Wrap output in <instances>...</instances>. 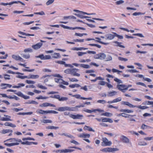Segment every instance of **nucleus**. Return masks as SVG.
Instances as JSON below:
<instances>
[{"mask_svg": "<svg viewBox=\"0 0 153 153\" xmlns=\"http://www.w3.org/2000/svg\"><path fill=\"white\" fill-rule=\"evenodd\" d=\"M121 104L122 105H127L130 108H134L135 107H137L142 110L148 108V107L146 106H141V105H134L128 102L122 101L121 102Z\"/></svg>", "mask_w": 153, "mask_h": 153, "instance_id": "nucleus-1", "label": "nucleus"}, {"mask_svg": "<svg viewBox=\"0 0 153 153\" xmlns=\"http://www.w3.org/2000/svg\"><path fill=\"white\" fill-rule=\"evenodd\" d=\"M11 140V142H13L14 143H5L4 145L8 146H11L15 145H17L19 144V143L17 142H21L22 140L20 139L17 140L15 138H10L7 140L4 141V142H5L7 141H8L9 140Z\"/></svg>", "mask_w": 153, "mask_h": 153, "instance_id": "nucleus-2", "label": "nucleus"}, {"mask_svg": "<svg viewBox=\"0 0 153 153\" xmlns=\"http://www.w3.org/2000/svg\"><path fill=\"white\" fill-rule=\"evenodd\" d=\"M36 112L37 114H42L48 113H52L57 114L58 112L54 110L44 111L42 109H38L36 111Z\"/></svg>", "mask_w": 153, "mask_h": 153, "instance_id": "nucleus-3", "label": "nucleus"}, {"mask_svg": "<svg viewBox=\"0 0 153 153\" xmlns=\"http://www.w3.org/2000/svg\"><path fill=\"white\" fill-rule=\"evenodd\" d=\"M56 110L60 111H74L73 108H70L68 107H59Z\"/></svg>", "mask_w": 153, "mask_h": 153, "instance_id": "nucleus-4", "label": "nucleus"}, {"mask_svg": "<svg viewBox=\"0 0 153 153\" xmlns=\"http://www.w3.org/2000/svg\"><path fill=\"white\" fill-rule=\"evenodd\" d=\"M60 26L64 29H68L75 30L76 29H79L82 30H85V29L82 27H70L68 26H65L63 25H60Z\"/></svg>", "mask_w": 153, "mask_h": 153, "instance_id": "nucleus-5", "label": "nucleus"}, {"mask_svg": "<svg viewBox=\"0 0 153 153\" xmlns=\"http://www.w3.org/2000/svg\"><path fill=\"white\" fill-rule=\"evenodd\" d=\"M117 87L118 89L123 93L125 92L127 90V88H126V85H117Z\"/></svg>", "mask_w": 153, "mask_h": 153, "instance_id": "nucleus-6", "label": "nucleus"}, {"mask_svg": "<svg viewBox=\"0 0 153 153\" xmlns=\"http://www.w3.org/2000/svg\"><path fill=\"white\" fill-rule=\"evenodd\" d=\"M120 139V140L123 143H128L130 142L129 139L127 137L124 135H121Z\"/></svg>", "mask_w": 153, "mask_h": 153, "instance_id": "nucleus-7", "label": "nucleus"}, {"mask_svg": "<svg viewBox=\"0 0 153 153\" xmlns=\"http://www.w3.org/2000/svg\"><path fill=\"white\" fill-rule=\"evenodd\" d=\"M79 69L76 68H72L71 75L73 76H75L79 77L80 76V74L78 73Z\"/></svg>", "mask_w": 153, "mask_h": 153, "instance_id": "nucleus-8", "label": "nucleus"}, {"mask_svg": "<svg viewBox=\"0 0 153 153\" xmlns=\"http://www.w3.org/2000/svg\"><path fill=\"white\" fill-rule=\"evenodd\" d=\"M87 53H91L94 54H96V53L95 51H87L86 52H78L77 53V54L78 56H82L84 54H87Z\"/></svg>", "mask_w": 153, "mask_h": 153, "instance_id": "nucleus-9", "label": "nucleus"}, {"mask_svg": "<svg viewBox=\"0 0 153 153\" xmlns=\"http://www.w3.org/2000/svg\"><path fill=\"white\" fill-rule=\"evenodd\" d=\"M12 58L16 61H19L21 62H24L25 60L19 55H13L12 56Z\"/></svg>", "mask_w": 153, "mask_h": 153, "instance_id": "nucleus-10", "label": "nucleus"}, {"mask_svg": "<svg viewBox=\"0 0 153 153\" xmlns=\"http://www.w3.org/2000/svg\"><path fill=\"white\" fill-rule=\"evenodd\" d=\"M119 149L117 148H113L111 147L106 148V152H114L117 151Z\"/></svg>", "mask_w": 153, "mask_h": 153, "instance_id": "nucleus-11", "label": "nucleus"}, {"mask_svg": "<svg viewBox=\"0 0 153 153\" xmlns=\"http://www.w3.org/2000/svg\"><path fill=\"white\" fill-rule=\"evenodd\" d=\"M56 63L61 65H64L65 67H72L71 65L70 64H67L65 63V62L63 61V60L57 61H56Z\"/></svg>", "mask_w": 153, "mask_h": 153, "instance_id": "nucleus-12", "label": "nucleus"}, {"mask_svg": "<svg viewBox=\"0 0 153 153\" xmlns=\"http://www.w3.org/2000/svg\"><path fill=\"white\" fill-rule=\"evenodd\" d=\"M96 111H98L100 113L104 112V111L103 110H101L100 109H94L93 110H91L89 109H86L85 111L86 112L89 113H91L92 112H95Z\"/></svg>", "mask_w": 153, "mask_h": 153, "instance_id": "nucleus-13", "label": "nucleus"}, {"mask_svg": "<svg viewBox=\"0 0 153 153\" xmlns=\"http://www.w3.org/2000/svg\"><path fill=\"white\" fill-rule=\"evenodd\" d=\"M13 131L11 129H3L1 131V133L3 134H5L7 133H10L8 134V136H11L12 135Z\"/></svg>", "mask_w": 153, "mask_h": 153, "instance_id": "nucleus-14", "label": "nucleus"}, {"mask_svg": "<svg viewBox=\"0 0 153 153\" xmlns=\"http://www.w3.org/2000/svg\"><path fill=\"white\" fill-rule=\"evenodd\" d=\"M42 45V43L41 42H39L36 45H32V47L34 49L36 50L40 48Z\"/></svg>", "mask_w": 153, "mask_h": 153, "instance_id": "nucleus-15", "label": "nucleus"}, {"mask_svg": "<svg viewBox=\"0 0 153 153\" xmlns=\"http://www.w3.org/2000/svg\"><path fill=\"white\" fill-rule=\"evenodd\" d=\"M0 85L2 87L1 88V89H5L8 88H10L12 86L11 85L6 83H1Z\"/></svg>", "mask_w": 153, "mask_h": 153, "instance_id": "nucleus-16", "label": "nucleus"}, {"mask_svg": "<svg viewBox=\"0 0 153 153\" xmlns=\"http://www.w3.org/2000/svg\"><path fill=\"white\" fill-rule=\"evenodd\" d=\"M48 106H50L53 107H56V105L53 104H52L49 103L45 102L42 103L40 105V106L42 107H45Z\"/></svg>", "mask_w": 153, "mask_h": 153, "instance_id": "nucleus-17", "label": "nucleus"}, {"mask_svg": "<svg viewBox=\"0 0 153 153\" xmlns=\"http://www.w3.org/2000/svg\"><path fill=\"white\" fill-rule=\"evenodd\" d=\"M4 116L6 117H2L0 118V120L2 121H11V120L10 119L11 117L9 115H4Z\"/></svg>", "mask_w": 153, "mask_h": 153, "instance_id": "nucleus-18", "label": "nucleus"}, {"mask_svg": "<svg viewBox=\"0 0 153 153\" xmlns=\"http://www.w3.org/2000/svg\"><path fill=\"white\" fill-rule=\"evenodd\" d=\"M90 135L89 134L87 133H82L80 134L79 137L82 138H89L90 137Z\"/></svg>", "mask_w": 153, "mask_h": 153, "instance_id": "nucleus-19", "label": "nucleus"}, {"mask_svg": "<svg viewBox=\"0 0 153 153\" xmlns=\"http://www.w3.org/2000/svg\"><path fill=\"white\" fill-rule=\"evenodd\" d=\"M117 94V92L115 91H110L108 92L107 96L108 97H112L116 95Z\"/></svg>", "mask_w": 153, "mask_h": 153, "instance_id": "nucleus-20", "label": "nucleus"}, {"mask_svg": "<svg viewBox=\"0 0 153 153\" xmlns=\"http://www.w3.org/2000/svg\"><path fill=\"white\" fill-rule=\"evenodd\" d=\"M3 78L5 80H10L11 79V76L7 74H3Z\"/></svg>", "mask_w": 153, "mask_h": 153, "instance_id": "nucleus-21", "label": "nucleus"}, {"mask_svg": "<svg viewBox=\"0 0 153 153\" xmlns=\"http://www.w3.org/2000/svg\"><path fill=\"white\" fill-rule=\"evenodd\" d=\"M115 37V35H112L111 34H109L106 35V39L112 40Z\"/></svg>", "mask_w": 153, "mask_h": 153, "instance_id": "nucleus-22", "label": "nucleus"}, {"mask_svg": "<svg viewBox=\"0 0 153 153\" xmlns=\"http://www.w3.org/2000/svg\"><path fill=\"white\" fill-rule=\"evenodd\" d=\"M87 48H85L84 47H80V48H76L74 47L72 48L71 50L74 51H81L82 50H86L88 49Z\"/></svg>", "mask_w": 153, "mask_h": 153, "instance_id": "nucleus-23", "label": "nucleus"}, {"mask_svg": "<svg viewBox=\"0 0 153 153\" xmlns=\"http://www.w3.org/2000/svg\"><path fill=\"white\" fill-rule=\"evenodd\" d=\"M61 57L60 54L59 53H54L52 54V58L54 59H58Z\"/></svg>", "mask_w": 153, "mask_h": 153, "instance_id": "nucleus-24", "label": "nucleus"}, {"mask_svg": "<svg viewBox=\"0 0 153 153\" xmlns=\"http://www.w3.org/2000/svg\"><path fill=\"white\" fill-rule=\"evenodd\" d=\"M113 43H115V44L114 45V46H119L120 47L124 48L125 46L121 45L122 43L118 42L116 41H114L113 42Z\"/></svg>", "mask_w": 153, "mask_h": 153, "instance_id": "nucleus-25", "label": "nucleus"}, {"mask_svg": "<svg viewBox=\"0 0 153 153\" xmlns=\"http://www.w3.org/2000/svg\"><path fill=\"white\" fill-rule=\"evenodd\" d=\"M83 129L85 131L87 130L89 131H92L94 132H95V131L93 130L91 127L87 126H85L83 128Z\"/></svg>", "mask_w": 153, "mask_h": 153, "instance_id": "nucleus-26", "label": "nucleus"}, {"mask_svg": "<svg viewBox=\"0 0 153 153\" xmlns=\"http://www.w3.org/2000/svg\"><path fill=\"white\" fill-rule=\"evenodd\" d=\"M39 76L38 75H30L28 76V79H35L39 78Z\"/></svg>", "mask_w": 153, "mask_h": 153, "instance_id": "nucleus-27", "label": "nucleus"}, {"mask_svg": "<svg viewBox=\"0 0 153 153\" xmlns=\"http://www.w3.org/2000/svg\"><path fill=\"white\" fill-rule=\"evenodd\" d=\"M33 114L32 112H19L17 114L19 115H31Z\"/></svg>", "mask_w": 153, "mask_h": 153, "instance_id": "nucleus-28", "label": "nucleus"}, {"mask_svg": "<svg viewBox=\"0 0 153 153\" xmlns=\"http://www.w3.org/2000/svg\"><path fill=\"white\" fill-rule=\"evenodd\" d=\"M25 84L23 83H19L17 86H12L13 88H19L25 86Z\"/></svg>", "mask_w": 153, "mask_h": 153, "instance_id": "nucleus-29", "label": "nucleus"}, {"mask_svg": "<svg viewBox=\"0 0 153 153\" xmlns=\"http://www.w3.org/2000/svg\"><path fill=\"white\" fill-rule=\"evenodd\" d=\"M7 73H9V74H22V75L23 74L21 73H20L19 72H13V71H12L10 70H8L7 72Z\"/></svg>", "mask_w": 153, "mask_h": 153, "instance_id": "nucleus-30", "label": "nucleus"}, {"mask_svg": "<svg viewBox=\"0 0 153 153\" xmlns=\"http://www.w3.org/2000/svg\"><path fill=\"white\" fill-rule=\"evenodd\" d=\"M122 117L125 118H130V117L135 116H136L135 115H131L125 113H122Z\"/></svg>", "mask_w": 153, "mask_h": 153, "instance_id": "nucleus-31", "label": "nucleus"}, {"mask_svg": "<svg viewBox=\"0 0 153 153\" xmlns=\"http://www.w3.org/2000/svg\"><path fill=\"white\" fill-rule=\"evenodd\" d=\"M80 66L81 67L86 69L89 68H90V66L89 65L85 64H80Z\"/></svg>", "mask_w": 153, "mask_h": 153, "instance_id": "nucleus-32", "label": "nucleus"}, {"mask_svg": "<svg viewBox=\"0 0 153 153\" xmlns=\"http://www.w3.org/2000/svg\"><path fill=\"white\" fill-rule=\"evenodd\" d=\"M19 33L20 34L22 35H25L26 36H35L34 34H30L29 33H25L20 31L19 32Z\"/></svg>", "mask_w": 153, "mask_h": 153, "instance_id": "nucleus-33", "label": "nucleus"}, {"mask_svg": "<svg viewBox=\"0 0 153 153\" xmlns=\"http://www.w3.org/2000/svg\"><path fill=\"white\" fill-rule=\"evenodd\" d=\"M112 144V142L111 141H109L107 138H106V146H111Z\"/></svg>", "mask_w": 153, "mask_h": 153, "instance_id": "nucleus-34", "label": "nucleus"}, {"mask_svg": "<svg viewBox=\"0 0 153 153\" xmlns=\"http://www.w3.org/2000/svg\"><path fill=\"white\" fill-rule=\"evenodd\" d=\"M42 122L44 123H52V120H49L44 119L42 120Z\"/></svg>", "mask_w": 153, "mask_h": 153, "instance_id": "nucleus-35", "label": "nucleus"}, {"mask_svg": "<svg viewBox=\"0 0 153 153\" xmlns=\"http://www.w3.org/2000/svg\"><path fill=\"white\" fill-rule=\"evenodd\" d=\"M99 59H104L105 56L103 53H101L99 54Z\"/></svg>", "mask_w": 153, "mask_h": 153, "instance_id": "nucleus-36", "label": "nucleus"}, {"mask_svg": "<svg viewBox=\"0 0 153 153\" xmlns=\"http://www.w3.org/2000/svg\"><path fill=\"white\" fill-rule=\"evenodd\" d=\"M50 97L57 99L59 100L60 97V96L59 95H53L51 96H50Z\"/></svg>", "mask_w": 153, "mask_h": 153, "instance_id": "nucleus-37", "label": "nucleus"}, {"mask_svg": "<svg viewBox=\"0 0 153 153\" xmlns=\"http://www.w3.org/2000/svg\"><path fill=\"white\" fill-rule=\"evenodd\" d=\"M71 69L72 68H68L64 71V72L66 74H71Z\"/></svg>", "mask_w": 153, "mask_h": 153, "instance_id": "nucleus-38", "label": "nucleus"}, {"mask_svg": "<svg viewBox=\"0 0 153 153\" xmlns=\"http://www.w3.org/2000/svg\"><path fill=\"white\" fill-rule=\"evenodd\" d=\"M74 151V149H64V153L71 152Z\"/></svg>", "mask_w": 153, "mask_h": 153, "instance_id": "nucleus-39", "label": "nucleus"}, {"mask_svg": "<svg viewBox=\"0 0 153 153\" xmlns=\"http://www.w3.org/2000/svg\"><path fill=\"white\" fill-rule=\"evenodd\" d=\"M47 128L48 129H57L59 128V127L58 126H48Z\"/></svg>", "mask_w": 153, "mask_h": 153, "instance_id": "nucleus-40", "label": "nucleus"}, {"mask_svg": "<svg viewBox=\"0 0 153 153\" xmlns=\"http://www.w3.org/2000/svg\"><path fill=\"white\" fill-rule=\"evenodd\" d=\"M0 95H1L3 97H7L11 99L13 98V97H12V96H7L5 94H0Z\"/></svg>", "mask_w": 153, "mask_h": 153, "instance_id": "nucleus-41", "label": "nucleus"}, {"mask_svg": "<svg viewBox=\"0 0 153 153\" xmlns=\"http://www.w3.org/2000/svg\"><path fill=\"white\" fill-rule=\"evenodd\" d=\"M112 59L111 56L109 55H107L106 57V61H110Z\"/></svg>", "mask_w": 153, "mask_h": 153, "instance_id": "nucleus-42", "label": "nucleus"}, {"mask_svg": "<svg viewBox=\"0 0 153 153\" xmlns=\"http://www.w3.org/2000/svg\"><path fill=\"white\" fill-rule=\"evenodd\" d=\"M112 33L113 34L115 35V36L117 37L118 38L120 39H123V36H122L118 35L117 34V33H116L113 32Z\"/></svg>", "mask_w": 153, "mask_h": 153, "instance_id": "nucleus-43", "label": "nucleus"}, {"mask_svg": "<svg viewBox=\"0 0 153 153\" xmlns=\"http://www.w3.org/2000/svg\"><path fill=\"white\" fill-rule=\"evenodd\" d=\"M17 3L16 2H10L9 3H1V4L3 5H4V6H7V5H11L13 4H14V3Z\"/></svg>", "mask_w": 153, "mask_h": 153, "instance_id": "nucleus-44", "label": "nucleus"}, {"mask_svg": "<svg viewBox=\"0 0 153 153\" xmlns=\"http://www.w3.org/2000/svg\"><path fill=\"white\" fill-rule=\"evenodd\" d=\"M24 51L25 53H27V52L31 53V52H32L33 51L31 48H26L25 49H24Z\"/></svg>", "mask_w": 153, "mask_h": 153, "instance_id": "nucleus-45", "label": "nucleus"}, {"mask_svg": "<svg viewBox=\"0 0 153 153\" xmlns=\"http://www.w3.org/2000/svg\"><path fill=\"white\" fill-rule=\"evenodd\" d=\"M86 35V33H75V36H79V37H82L84 35Z\"/></svg>", "mask_w": 153, "mask_h": 153, "instance_id": "nucleus-46", "label": "nucleus"}, {"mask_svg": "<svg viewBox=\"0 0 153 153\" xmlns=\"http://www.w3.org/2000/svg\"><path fill=\"white\" fill-rule=\"evenodd\" d=\"M145 13H142L141 12H135L133 13L132 15L134 16H137V15H144Z\"/></svg>", "mask_w": 153, "mask_h": 153, "instance_id": "nucleus-47", "label": "nucleus"}, {"mask_svg": "<svg viewBox=\"0 0 153 153\" xmlns=\"http://www.w3.org/2000/svg\"><path fill=\"white\" fill-rule=\"evenodd\" d=\"M122 100V98L121 97H119L114 100V102L116 103Z\"/></svg>", "mask_w": 153, "mask_h": 153, "instance_id": "nucleus-48", "label": "nucleus"}, {"mask_svg": "<svg viewBox=\"0 0 153 153\" xmlns=\"http://www.w3.org/2000/svg\"><path fill=\"white\" fill-rule=\"evenodd\" d=\"M36 57L40 58L41 60H44V56L43 54H41L39 55L36 56Z\"/></svg>", "mask_w": 153, "mask_h": 153, "instance_id": "nucleus-49", "label": "nucleus"}, {"mask_svg": "<svg viewBox=\"0 0 153 153\" xmlns=\"http://www.w3.org/2000/svg\"><path fill=\"white\" fill-rule=\"evenodd\" d=\"M22 70L23 71H27L29 72H33L34 71L35 69H23Z\"/></svg>", "mask_w": 153, "mask_h": 153, "instance_id": "nucleus-50", "label": "nucleus"}, {"mask_svg": "<svg viewBox=\"0 0 153 153\" xmlns=\"http://www.w3.org/2000/svg\"><path fill=\"white\" fill-rule=\"evenodd\" d=\"M68 97H60V99H59V101H66L68 100Z\"/></svg>", "mask_w": 153, "mask_h": 153, "instance_id": "nucleus-51", "label": "nucleus"}, {"mask_svg": "<svg viewBox=\"0 0 153 153\" xmlns=\"http://www.w3.org/2000/svg\"><path fill=\"white\" fill-rule=\"evenodd\" d=\"M84 41V39H75L74 40V41L75 42H83Z\"/></svg>", "mask_w": 153, "mask_h": 153, "instance_id": "nucleus-52", "label": "nucleus"}, {"mask_svg": "<svg viewBox=\"0 0 153 153\" xmlns=\"http://www.w3.org/2000/svg\"><path fill=\"white\" fill-rule=\"evenodd\" d=\"M83 117V116L82 115L77 114L76 115V119H81Z\"/></svg>", "mask_w": 153, "mask_h": 153, "instance_id": "nucleus-53", "label": "nucleus"}, {"mask_svg": "<svg viewBox=\"0 0 153 153\" xmlns=\"http://www.w3.org/2000/svg\"><path fill=\"white\" fill-rule=\"evenodd\" d=\"M17 77L21 79H24L25 78H28V76L18 75L17 76Z\"/></svg>", "mask_w": 153, "mask_h": 153, "instance_id": "nucleus-54", "label": "nucleus"}, {"mask_svg": "<svg viewBox=\"0 0 153 153\" xmlns=\"http://www.w3.org/2000/svg\"><path fill=\"white\" fill-rule=\"evenodd\" d=\"M128 71L130 73H138V71L135 69H129Z\"/></svg>", "mask_w": 153, "mask_h": 153, "instance_id": "nucleus-55", "label": "nucleus"}, {"mask_svg": "<svg viewBox=\"0 0 153 153\" xmlns=\"http://www.w3.org/2000/svg\"><path fill=\"white\" fill-rule=\"evenodd\" d=\"M95 119L99 122H100L101 121H102V122H105V118H96Z\"/></svg>", "mask_w": 153, "mask_h": 153, "instance_id": "nucleus-56", "label": "nucleus"}, {"mask_svg": "<svg viewBox=\"0 0 153 153\" xmlns=\"http://www.w3.org/2000/svg\"><path fill=\"white\" fill-rule=\"evenodd\" d=\"M25 82L28 84H34L35 83V82L34 81L28 80H26L25 81Z\"/></svg>", "mask_w": 153, "mask_h": 153, "instance_id": "nucleus-57", "label": "nucleus"}, {"mask_svg": "<svg viewBox=\"0 0 153 153\" xmlns=\"http://www.w3.org/2000/svg\"><path fill=\"white\" fill-rule=\"evenodd\" d=\"M118 59L120 61H127L128 59L126 58H124L121 57H118Z\"/></svg>", "mask_w": 153, "mask_h": 153, "instance_id": "nucleus-58", "label": "nucleus"}, {"mask_svg": "<svg viewBox=\"0 0 153 153\" xmlns=\"http://www.w3.org/2000/svg\"><path fill=\"white\" fill-rule=\"evenodd\" d=\"M13 110L14 111H16V112H18L19 111H21L22 110H23V108H14L13 109Z\"/></svg>", "mask_w": 153, "mask_h": 153, "instance_id": "nucleus-59", "label": "nucleus"}, {"mask_svg": "<svg viewBox=\"0 0 153 153\" xmlns=\"http://www.w3.org/2000/svg\"><path fill=\"white\" fill-rule=\"evenodd\" d=\"M138 144L140 146H146L147 144L145 142H140L138 143Z\"/></svg>", "mask_w": 153, "mask_h": 153, "instance_id": "nucleus-60", "label": "nucleus"}, {"mask_svg": "<svg viewBox=\"0 0 153 153\" xmlns=\"http://www.w3.org/2000/svg\"><path fill=\"white\" fill-rule=\"evenodd\" d=\"M69 79L70 81L71 82H78V80L75 78H69Z\"/></svg>", "mask_w": 153, "mask_h": 153, "instance_id": "nucleus-61", "label": "nucleus"}, {"mask_svg": "<svg viewBox=\"0 0 153 153\" xmlns=\"http://www.w3.org/2000/svg\"><path fill=\"white\" fill-rule=\"evenodd\" d=\"M87 86L85 85L84 86L81 87L80 89L83 90L85 91H88Z\"/></svg>", "mask_w": 153, "mask_h": 153, "instance_id": "nucleus-62", "label": "nucleus"}, {"mask_svg": "<svg viewBox=\"0 0 153 153\" xmlns=\"http://www.w3.org/2000/svg\"><path fill=\"white\" fill-rule=\"evenodd\" d=\"M114 80L115 82H118L119 83H123L122 81L121 80L118 79L117 78H114Z\"/></svg>", "mask_w": 153, "mask_h": 153, "instance_id": "nucleus-63", "label": "nucleus"}, {"mask_svg": "<svg viewBox=\"0 0 153 153\" xmlns=\"http://www.w3.org/2000/svg\"><path fill=\"white\" fill-rule=\"evenodd\" d=\"M124 2V1L122 0H120L119 1H116L115 3L117 5H120Z\"/></svg>", "mask_w": 153, "mask_h": 153, "instance_id": "nucleus-64", "label": "nucleus"}]
</instances>
